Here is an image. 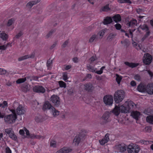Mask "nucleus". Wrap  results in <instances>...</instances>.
Wrapping results in <instances>:
<instances>
[{
	"label": "nucleus",
	"instance_id": "cd10ccee",
	"mask_svg": "<svg viewBox=\"0 0 153 153\" xmlns=\"http://www.w3.org/2000/svg\"><path fill=\"white\" fill-rule=\"evenodd\" d=\"M147 122L150 124H153V115H149L146 118Z\"/></svg>",
	"mask_w": 153,
	"mask_h": 153
},
{
	"label": "nucleus",
	"instance_id": "423d86ee",
	"mask_svg": "<svg viewBox=\"0 0 153 153\" xmlns=\"http://www.w3.org/2000/svg\"><path fill=\"white\" fill-rule=\"evenodd\" d=\"M152 56L149 53H146L144 54L143 58V62L146 65L150 64L152 60Z\"/></svg>",
	"mask_w": 153,
	"mask_h": 153
},
{
	"label": "nucleus",
	"instance_id": "69168bd1",
	"mask_svg": "<svg viewBox=\"0 0 153 153\" xmlns=\"http://www.w3.org/2000/svg\"><path fill=\"white\" fill-rule=\"evenodd\" d=\"M3 105H4V106H3V108H4L6 107H7V103L6 101H4L3 102Z\"/></svg>",
	"mask_w": 153,
	"mask_h": 153
},
{
	"label": "nucleus",
	"instance_id": "c9c22d12",
	"mask_svg": "<svg viewBox=\"0 0 153 153\" xmlns=\"http://www.w3.org/2000/svg\"><path fill=\"white\" fill-rule=\"evenodd\" d=\"M30 85H25L22 87V90L25 92H27L29 90Z\"/></svg>",
	"mask_w": 153,
	"mask_h": 153
},
{
	"label": "nucleus",
	"instance_id": "6e6d98bb",
	"mask_svg": "<svg viewBox=\"0 0 153 153\" xmlns=\"http://www.w3.org/2000/svg\"><path fill=\"white\" fill-rule=\"evenodd\" d=\"M97 59V58L96 56H93L91 57L90 59H89V61L90 63H91L93 62H94V61L95 60Z\"/></svg>",
	"mask_w": 153,
	"mask_h": 153
},
{
	"label": "nucleus",
	"instance_id": "aec40b11",
	"mask_svg": "<svg viewBox=\"0 0 153 153\" xmlns=\"http://www.w3.org/2000/svg\"><path fill=\"white\" fill-rule=\"evenodd\" d=\"M131 115L133 118L137 120L140 115V113L137 111H133L131 112Z\"/></svg>",
	"mask_w": 153,
	"mask_h": 153
},
{
	"label": "nucleus",
	"instance_id": "ea45409f",
	"mask_svg": "<svg viewBox=\"0 0 153 153\" xmlns=\"http://www.w3.org/2000/svg\"><path fill=\"white\" fill-rule=\"evenodd\" d=\"M97 39V35L95 34L93 35H92L90 38L89 42L91 43L93 42L95 39Z\"/></svg>",
	"mask_w": 153,
	"mask_h": 153
},
{
	"label": "nucleus",
	"instance_id": "39448f33",
	"mask_svg": "<svg viewBox=\"0 0 153 153\" xmlns=\"http://www.w3.org/2000/svg\"><path fill=\"white\" fill-rule=\"evenodd\" d=\"M104 103L107 105H111L113 102V98L112 96L106 95L103 98Z\"/></svg>",
	"mask_w": 153,
	"mask_h": 153
},
{
	"label": "nucleus",
	"instance_id": "0eeeda50",
	"mask_svg": "<svg viewBox=\"0 0 153 153\" xmlns=\"http://www.w3.org/2000/svg\"><path fill=\"white\" fill-rule=\"evenodd\" d=\"M85 135L80 133L79 135H76L74 137L73 144L75 145H78L81 140L84 137Z\"/></svg>",
	"mask_w": 153,
	"mask_h": 153
},
{
	"label": "nucleus",
	"instance_id": "4be33fe9",
	"mask_svg": "<svg viewBox=\"0 0 153 153\" xmlns=\"http://www.w3.org/2000/svg\"><path fill=\"white\" fill-rule=\"evenodd\" d=\"M120 112H121V111L119 106H116L113 111V113L116 116H117L119 114Z\"/></svg>",
	"mask_w": 153,
	"mask_h": 153
},
{
	"label": "nucleus",
	"instance_id": "c756f323",
	"mask_svg": "<svg viewBox=\"0 0 153 153\" xmlns=\"http://www.w3.org/2000/svg\"><path fill=\"white\" fill-rule=\"evenodd\" d=\"M87 69L89 71L92 72H94L97 70L96 68H95L94 67L91 65H89L87 66Z\"/></svg>",
	"mask_w": 153,
	"mask_h": 153
},
{
	"label": "nucleus",
	"instance_id": "2eb2a0df",
	"mask_svg": "<svg viewBox=\"0 0 153 153\" xmlns=\"http://www.w3.org/2000/svg\"><path fill=\"white\" fill-rule=\"evenodd\" d=\"M34 55L33 53H32L30 55H25L24 56L20 57L19 58L18 61H20L29 58H33L34 57Z\"/></svg>",
	"mask_w": 153,
	"mask_h": 153
},
{
	"label": "nucleus",
	"instance_id": "412c9836",
	"mask_svg": "<svg viewBox=\"0 0 153 153\" xmlns=\"http://www.w3.org/2000/svg\"><path fill=\"white\" fill-rule=\"evenodd\" d=\"M140 29L146 32V33L148 32H150L148 26L146 24H144L143 25H140L138 28V30L139 31V30Z\"/></svg>",
	"mask_w": 153,
	"mask_h": 153
},
{
	"label": "nucleus",
	"instance_id": "1a4fd4ad",
	"mask_svg": "<svg viewBox=\"0 0 153 153\" xmlns=\"http://www.w3.org/2000/svg\"><path fill=\"white\" fill-rule=\"evenodd\" d=\"M33 90L34 92L38 93H43L45 91V89L43 86L38 85L34 87Z\"/></svg>",
	"mask_w": 153,
	"mask_h": 153
},
{
	"label": "nucleus",
	"instance_id": "72a5a7b5",
	"mask_svg": "<svg viewBox=\"0 0 153 153\" xmlns=\"http://www.w3.org/2000/svg\"><path fill=\"white\" fill-rule=\"evenodd\" d=\"M24 129L25 131V133L27 135V137L28 138H32L33 134H30L29 133V130L26 128H25Z\"/></svg>",
	"mask_w": 153,
	"mask_h": 153
},
{
	"label": "nucleus",
	"instance_id": "09e8293b",
	"mask_svg": "<svg viewBox=\"0 0 153 153\" xmlns=\"http://www.w3.org/2000/svg\"><path fill=\"white\" fill-rule=\"evenodd\" d=\"M63 79L64 81L67 80L68 78V75L67 73H63L62 75Z\"/></svg>",
	"mask_w": 153,
	"mask_h": 153
},
{
	"label": "nucleus",
	"instance_id": "20e7f679",
	"mask_svg": "<svg viewBox=\"0 0 153 153\" xmlns=\"http://www.w3.org/2000/svg\"><path fill=\"white\" fill-rule=\"evenodd\" d=\"M140 149L138 145L131 143L128 146L127 150L128 153H138Z\"/></svg>",
	"mask_w": 153,
	"mask_h": 153
},
{
	"label": "nucleus",
	"instance_id": "49530a36",
	"mask_svg": "<svg viewBox=\"0 0 153 153\" xmlns=\"http://www.w3.org/2000/svg\"><path fill=\"white\" fill-rule=\"evenodd\" d=\"M54 32V30H51L49 31L46 36V38H48L50 37L52 35L53 33Z\"/></svg>",
	"mask_w": 153,
	"mask_h": 153
},
{
	"label": "nucleus",
	"instance_id": "37998d69",
	"mask_svg": "<svg viewBox=\"0 0 153 153\" xmlns=\"http://www.w3.org/2000/svg\"><path fill=\"white\" fill-rule=\"evenodd\" d=\"M117 1L120 3H127L130 4L131 3L129 0H117Z\"/></svg>",
	"mask_w": 153,
	"mask_h": 153
},
{
	"label": "nucleus",
	"instance_id": "a19ab883",
	"mask_svg": "<svg viewBox=\"0 0 153 153\" xmlns=\"http://www.w3.org/2000/svg\"><path fill=\"white\" fill-rule=\"evenodd\" d=\"M59 83L60 87L62 88H65L66 87V83L62 81L59 82Z\"/></svg>",
	"mask_w": 153,
	"mask_h": 153
},
{
	"label": "nucleus",
	"instance_id": "680f3d73",
	"mask_svg": "<svg viewBox=\"0 0 153 153\" xmlns=\"http://www.w3.org/2000/svg\"><path fill=\"white\" fill-rule=\"evenodd\" d=\"M5 153H11V151L9 147H7L5 149Z\"/></svg>",
	"mask_w": 153,
	"mask_h": 153
},
{
	"label": "nucleus",
	"instance_id": "5fc2aeb1",
	"mask_svg": "<svg viewBox=\"0 0 153 153\" xmlns=\"http://www.w3.org/2000/svg\"><path fill=\"white\" fill-rule=\"evenodd\" d=\"M52 64V61L51 60L49 59L47 61V65L48 67V68H49L51 65Z\"/></svg>",
	"mask_w": 153,
	"mask_h": 153
},
{
	"label": "nucleus",
	"instance_id": "13d9d810",
	"mask_svg": "<svg viewBox=\"0 0 153 153\" xmlns=\"http://www.w3.org/2000/svg\"><path fill=\"white\" fill-rule=\"evenodd\" d=\"M134 78L135 80L137 81H140L141 79L140 76L138 74H137L135 75Z\"/></svg>",
	"mask_w": 153,
	"mask_h": 153
},
{
	"label": "nucleus",
	"instance_id": "5701e85b",
	"mask_svg": "<svg viewBox=\"0 0 153 153\" xmlns=\"http://www.w3.org/2000/svg\"><path fill=\"white\" fill-rule=\"evenodd\" d=\"M38 2V1H31L29 2L26 5V7L29 8H31L32 6L37 4Z\"/></svg>",
	"mask_w": 153,
	"mask_h": 153
},
{
	"label": "nucleus",
	"instance_id": "7ed1b4c3",
	"mask_svg": "<svg viewBox=\"0 0 153 153\" xmlns=\"http://www.w3.org/2000/svg\"><path fill=\"white\" fill-rule=\"evenodd\" d=\"M11 111L12 114L6 116L4 117L5 121L8 123H12L15 122L17 118L15 110H12Z\"/></svg>",
	"mask_w": 153,
	"mask_h": 153
},
{
	"label": "nucleus",
	"instance_id": "4c0bfd02",
	"mask_svg": "<svg viewBox=\"0 0 153 153\" xmlns=\"http://www.w3.org/2000/svg\"><path fill=\"white\" fill-rule=\"evenodd\" d=\"M116 81L118 84H120V81L122 80V78L121 76H120L117 74H116Z\"/></svg>",
	"mask_w": 153,
	"mask_h": 153
},
{
	"label": "nucleus",
	"instance_id": "2f4dec72",
	"mask_svg": "<svg viewBox=\"0 0 153 153\" xmlns=\"http://www.w3.org/2000/svg\"><path fill=\"white\" fill-rule=\"evenodd\" d=\"M35 121L37 122H40L43 121L42 116L40 115H38L35 118Z\"/></svg>",
	"mask_w": 153,
	"mask_h": 153
},
{
	"label": "nucleus",
	"instance_id": "79ce46f5",
	"mask_svg": "<svg viewBox=\"0 0 153 153\" xmlns=\"http://www.w3.org/2000/svg\"><path fill=\"white\" fill-rule=\"evenodd\" d=\"M119 149L121 152H124L126 150V148L124 145L123 146L120 145L119 147Z\"/></svg>",
	"mask_w": 153,
	"mask_h": 153
},
{
	"label": "nucleus",
	"instance_id": "de8ad7c7",
	"mask_svg": "<svg viewBox=\"0 0 153 153\" xmlns=\"http://www.w3.org/2000/svg\"><path fill=\"white\" fill-rule=\"evenodd\" d=\"M105 32V30H100L98 33V35L101 37V38H102L103 35L104 34Z\"/></svg>",
	"mask_w": 153,
	"mask_h": 153
},
{
	"label": "nucleus",
	"instance_id": "a18cd8bd",
	"mask_svg": "<svg viewBox=\"0 0 153 153\" xmlns=\"http://www.w3.org/2000/svg\"><path fill=\"white\" fill-rule=\"evenodd\" d=\"M121 43L123 44V45L126 47H127L128 46L129 44L127 40H125L123 41H121Z\"/></svg>",
	"mask_w": 153,
	"mask_h": 153
},
{
	"label": "nucleus",
	"instance_id": "4d7b16f0",
	"mask_svg": "<svg viewBox=\"0 0 153 153\" xmlns=\"http://www.w3.org/2000/svg\"><path fill=\"white\" fill-rule=\"evenodd\" d=\"M150 32H146V34L144 35V36L142 38V41H143L146 37L149 36L150 35Z\"/></svg>",
	"mask_w": 153,
	"mask_h": 153
},
{
	"label": "nucleus",
	"instance_id": "dca6fc26",
	"mask_svg": "<svg viewBox=\"0 0 153 153\" xmlns=\"http://www.w3.org/2000/svg\"><path fill=\"white\" fill-rule=\"evenodd\" d=\"M84 89L90 91L92 89L93 86L92 84L90 83L86 84L81 86Z\"/></svg>",
	"mask_w": 153,
	"mask_h": 153
},
{
	"label": "nucleus",
	"instance_id": "bb28decb",
	"mask_svg": "<svg viewBox=\"0 0 153 153\" xmlns=\"http://www.w3.org/2000/svg\"><path fill=\"white\" fill-rule=\"evenodd\" d=\"M124 63L126 65H127L129 67L132 68L135 67L138 65V64H137L132 63H129L127 62H125Z\"/></svg>",
	"mask_w": 153,
	"mask_h": 153
},
{
	"label": "nucleus",
	"instance_id": "393cba45",
	"mask_svg": "<svg viewBox=\"0 0 153 153\" xmlns=\"http://www.w3.org/2000/svg\"><path fill=\"white\" fill-rule=\"evenodd\" d=\"M0 38L3 40H6L8 38V35L4 32L3 31L0 33Z\"/></svg>",
	"mask_w": 153,
	"mask_h": 153
},
{
	"label": "nucleus",
	"instance_id": "58836bf2",
	"mask_svg": "<svg viewBox=\"0 0 153 153\" xmlns=\"http://www.w3.org/2000/svg\"><path fill=\"white\" fill-rule=\"evenodd\" d=\"M15 20L13 19H9L7 23V26L9 27L12 25L14 23Z\"/></svg>",
	"mask_w": 153,
	"mask_h": 153
},
{
	"label": "nucleus",
	"instance_id": "338daca9",
	"mask_svg": "<svg viewBox=\"0 0 153 153\" xmlns=\"http://www.w3.org/2000/svg\"><path fill=\"white\" fill-rule=\"evenodd\" d=\"M73 61L74 62L77 63L78 62V59L77 57H74L73 58Z\"/></svg>",
	"mask_w": 153,
	"mask_h": 153
},
{
	"label": "nucleus",
	"instance_id": "7c9ffc66",
	"mask_svg": "<svg viewBox=\"0 0 153 153\" xmlns=\"http://www.w3.org/2000/svg\"><path fill=\"white\" fill-rule=\"evenodd\" d=\"M116 35L112 33L110 34L107 37V39L108 41H111L114 38Z\"/></svg>",
	"mask_w": 153,
	"mask_h": 153
},
{
	"label": "nucleus",
	"instance_id": "774afa93",
	"mask_svg": "<svg viewBox=\"0 0 153 153\" xmlns=\"http://www.w3.org/2000/svg\"><path fill=\"white\" fill-rule=\"evenodd\" d=\"M131 85L132 86H134L136 85V82L134 81H132L131 82Z\"/></svg>",
	"mask_w": 153,
	"mask_h": 153
},
{
	"label": "nucleus",
	"instance_id": "ddd939ff",
	"mask_svg": "<svg viewBox=\"0 0 153 153\" xmlns=\"http://www.w3.org/2000/svg\"><path fill=\"white\" fill-rule=\"evenodd\" d=\"M71 150L67 147H64L57 151L55 153H68Z\"/></svg>",
	"mask_w": 153,
	"mask_h": 153
},
{
	"label": "nucleus",
	"instance_id": "f3484780",
	"mask_svg": "<svg viewBox=\"0 0 153 153\" xmlns=\"http://www.w3.org/2000/svg\"><path fill=\"white\" fill-rule=\"evenodd\" d=\"M53 107L49 102H46L43 105V109L44 110H49L50 111L51 109H52Z\"/></svg>",
	"mask_w": 153,
	"mask_h": 153
},
{
	"label": "nucleus",
	"instance_id": "f8f14e48",
	"mask_svg": "<svg viewBox=\"0 0 153 153\" xmlns=\"http://www.w3.org/2000/svg\"><path fill=\"white\" fill-rule=\"evenodd\" d=\"M146 92L150 95L153 94V83H149L146 85Z\"/></svg>",
	"mask_w": 153,
	"mask_h": 153
},
{
	"label": "nucleus",
	"instance_id": "4468645a",
	"mask_svg": "<svg viewBox=\"0 0 153 153\" xmlns=\"http://www.w3.org/2000/svg\"><path fill=\"white\" fill-rule=\"evenodd\" d=\"M110 116V113L108 112H105L102 117V119L104 123H106L109 121V118Z\"/></svg>",
	"mask_w": 153,
	"mask_h": 153
},
{
	"label": "nucleus",
	"instance_id": "6ab92c4d",
	"mask_svg": "<svg viewBox=\"0 0 153 153\" xmlns=\"http://www.w3.org/2000/svg\"><path fill=\"white\" fill-rule=\"evenodd\" d=\"M50 113L54 117H56L59 114V112L53 107L51 109Z\"/></svg>",
	"mask_w": 153,
	"mask_h": 153
},
{
	"label": "nucleus",
	"instance_id": "8fccbe9b",
	"mask_svg": "<svg viewBox=\"0 0 153 153\" xmlns=\"http://www.w3.org/2000/svg\"><path fill=\"white\" fill-rule=\"evenodd\" d=\"M5 131L9 135L13 131L11 128H7L5 129Z\"/></svg>",
	"mask_w": 153,
	"mask_h": 153
},
{
	"label": "nucleus",
	"instance_id": "c03bdc74",
	"mask_svg": "<svg viewBox=\"0 0 153 153\" xmlns=\"http://www.w3.org/2000/svg\"><path fill=\"white\" fill-rule=\"evenodd\" d=\"M9 136L13 140H16L17 139V137L14 134L13 131Z\"/></svg>",
	"mask_w": 153,
	"mask_h": 153
},
{
	"label": "nucleus",
	"instance_id": "3c124183",
	"mask_svg": "<svg viewBox=\"0 0 153 153\" xmlns=\"http://www.w3.org/2000/svg\"><path fill=\"white\" fill-rule=\"evenodd\" d=\"M7 72L6 70L4 69L0 68V74L4 75L6 74Z\"/></svg>",
	"mask_w": 153,
	"mask_h": 153
},
{
	"label": "nucleus",
	"instance_id": "9b49d317",
	"mask_svg": "<svg viewBox=\"0 0 153 153\" xmlns=\"http://www.w3.org/2000/svg\"><path fill=\"white\" fill-rule=\"evenodd\" d=\"M137 89L140 92H146V85L144 83H140L137 86Z\"/></svg>",
	"mask_w": 153,
	"mask_h": 153
},
{
	"label": "nucleus",
	"instance_id": "b1692460",
	"mask_svg": "<svg viewBox=\"0 0 153 153\" xmlns=\"http://www.w3.org/2000/svg\"><path fill=\"white\" fill-rule=\"evenodd\" d=\"M112 21V19L110 17H107L104 20L103 24L104 25H107L111 23Z\"/></svg>",
	"mask_w": 153,
	"mask_h": 153
},
{
	"label": "nucleus",
	"instance_id": "e433bc0d",
	"mask_svg": "<svg viewBox=\"0 0 153 153\" xmlns=\"http://www.w3.org/2000/svg\"><path fill=\"white\" fill-rule=\"evenodd\" d=\"M27 80L26 78L19 79L16 81V82L17 84H20L25 82Z\"/></svg>",
	"mask_w": 153,
	"mask_h": 153
},
{
	"label": "nucleus",
	"instance_id": "473e14b6",
	"mask_svg": "<svg viewBox=\"0 0 153 153\" xmlns=\"http://www.w3.org/2000/svg\"><path fill=\"white\" fill-rule=\"evenodd\" d=\"M137 23V21L135 19H132L128 23V25L130 27H133Z\"/></svg>",
	"mask_w": 153,
	"mask_h": 153
},
{
	"label": "nucleus",
	"instance_id": "bf43d9fd",
	"mask_svg": "<svg viewBox=\"0 0 153 153\" xmlns=\"http://www.w3.org/2000/svg\"><path fill=\"white\" fill-rule=\"evenodd\" d=\"M23 33L20 31L16 35L15 37L17 39H18L23 35Z\"/></svg>",
	"mask_w": 153,
	"mask_h": 153
},
{
	"label": "nucleus",
	"instance_id": "f704fd0d",
	"mask_svg": "<svg viewBox=\"0 0 153 153\" xmlns=\"http://www.w3.org/2000/svg\"><path fill=\"white\" fill-rule=\"evenodd\" d=\"M45 138V137L44 136H42L41 135H36L33 134L32 139H39L43 140Z\"/></svg>",
	"mask_w": 153,
	"mask_h": 153
},
{
	"label": "nucleus",
	"instance_id": "c85d7f7f",
	"mask_svg": "<svg viewBox=\"0 0 153 153\" xmlns=\"http://www.w3.org/2000/svg\"><path fill=\"white\" fill-rule=\"evenodd\" d=\"M110 10L109 7L108 5H106L104 6L101 7L100 9V11L102 12H106L109 10Z\"/></svg>",
	"mask_w": 153,
	"mask_h": 153
},
{
	"label": "nucleus",
	"instance_id": "f257e3e1",
	"mask_svg": "<svg viewBox=\"0 0 153 153\" xmlns=\"http://www.w3.org/2000/svg\"><path fill=\"white\" fill-rule=\"evenodd\" d=\"M121 112L127 113L131 111L133 109L136 108V105L132 101L126 102L123 105L119 106Z\"/></svg>",
	"mask_w": 153,
	"mask_h": 153
},
{
	"label": "nucleus",
	"instance_id": "a878e982",
	"mask_svg": "<svg viewBox=\"0 0 153 153\" xmlns=\"http://www.w3.org/2000/svg\"><path fill=\"white\" fill-rule=\"evenodd\" d=\"M112 19L114 21L116 22H117L121 20V17L119 14H117L114 16L112 17Z\"/></svg>",
	"mask_w": 153,
	"mask_h": 153
},
{
	"label": "nucleus",
	"instance_id": "e2e57ef3",
	"mask_svg": "<svg viewBox=\"0 0 153 153\" xmlns=\"http://www.w3.org/2000/svg\"><path fill=\"white\" fill-rule=\"evenodd\" d=\"M68 40H66L62 44V47L63 48H65L67 45H68Z\"/></svg>",
	"mask_w": 153,
	"mask_h": 153
},
{
	"label": "nucleus",
	"instance_id": "864d4df0",
	"mask_svg": "<svg viewBox=\"0 0 153 153\" xmlns=\"http://www.w3.org/2000/svg\"><path fill=\"white\" fill-rule=\"evenodd\" d=\"M8 44H7L6 45H3L0 46V50H5L7 47V46L8 45Z\"/></svg>",
	"mask_w": 153,
	"mask_h": 153
},
{
	"label": "nucleus",
	"instance_id": "6e6552de",
	"mask_svg": "<svg viewBox=\"0 0 153 153\" xmlns=\"http://www.w3.org/2000/svg\"><path fill=\"white\" fill-rule=\"evenodd\" d=\"M50 99L54 105L58 106L59 105V98L58 96L53 95L51 97Z\"/></svg>",
	"mask_w": 153,
	"mask_h": 153
},
{
	"label": "nucleus",
	"instance_id": "f03ea898",
	"mask_svg": "<svg viewBox=\"0 0 153 153\" xmlns=\"http://www.w3.org/2000/svg\"><path fill=\"white\" fill-rule=\"evenodd\" d=\"M125 95V93L122 90L117 91L114 93V100L115 102L118 103L121 102L124 99Z\"/></svg>",
	"mask_w": 153,
	"mask_h": 153
},
{
	"label": "nucleus",
	"instance_id": "a211bd4d",
	"mask_svg": "<svg viewBox=\"0 0 153 153\" xmlns=\"http://www.w3.org/2000/svg\"><path fill=\"white\" fill-rule=\"evenodd\" d=\"M109 140V138L108 134H106L105 137L101 140H99L101 145H103L107 143Z\"/></svg>",
	"mask_w": 153,
	"mask_h": 153
},
{
	"label": "nucleus",
	"instance_id": "9d476101",
	"mask_svg": "<svg viewBox=\"0 0 153 153\" xmlns=\"http://www.w3.org/2000/svg\"><path fill=\"white\" fill-rule=\"evenodd\" d=\"M26 111L25 108L21 105H19L17 108L16 112L19 115L24 114Z\"/></svg>",
	"mask_w": 153,
	"mask_h": 153
},
{
	"label": "nucleus",
	"instance_id": "052dcab7",
	"mask_svg": "<svg viewBox=\"0 0 153 153\" xmlns=\"http://www.w3.org/2000/svg\"><path fill=\"white\" fill-rule=\"evenodd\" d=\"M115 26L116 29L118 30H120L121 27V26L120 24L118 23L116 24L115 25Z\"/></svg>",
	"mask_w": 153,
	"mask_h": 153
},
{
	"label": "nucleus",
	"instance_id": "0e129e2a",
	"mask_svg": "<svg viewBox=\"0 0 153 153\" xmlns=\"http://www.w3.org/2000/svg\"><path fill=\"white\" fill-rule=\"evenodd\" d=\"M145 129L146 132H150L151 131V128L148 126L146 127L145 128Z\"/></svg>",
	"mask_w": 153,
	"mask_h": 153
},
{
	"label": "nucleus",
	"instance_id": "603ef678",
	"mask_svg": "<svg viewBox=\"0 0 153 153\" xmlns=\"http://www.w3.org/2000/svg\"><path fill=\"white\" fill-rule=\"evenodd\" d=\"M50 146H51L54 148L56 146V142L55 141H51L50 143Z\"/></svg>",
	"mask_w": 153,
	"mask_h": 153
}]
</instances>
